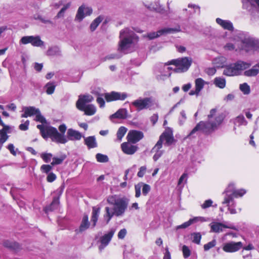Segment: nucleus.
Segmentation results:
<instances>
[{
  "instance_id": "19",
  "label": "nucleus",
  "mask_w": 259,
  "mask_h": 259,
  "mask_svg": "<svg viewBox=\"0 0 259 259\" xmlns=\"http://www.w3.org/2000/svg\"><path fill=\"white\" fill-rule=\"evenodd\" d=\"M80 103H78L77 107L76 108L84 112V114L89 116H91L95 114L96 112V108L93 104H87L85 105L81 106L79 105Z\"/></svg>"
},
{
  "instance_id": "30",
  "label": "nucleus",
  "mask_w": 259,
  "mask_h": 259,
  "mask_svg": "<svg viewBox=\"0 0 259 259\" xmlns=\"http://www.w3.org/2000/svg\"><path fill=\"white\" fill-rule=\"evenodd\" d=\"M259 73V63L254 65L251 69L246 70L244 74L246 76H255Z\"/></svg>"
},
{
  "instance_id": "49",
  "label": "nucleus",
  "mask_w": 259,
  "mask_h": 259,
  "mask_svg": "<svg viewBox=\"0 0 259 259\" xmlns=\"http://www.w3.org/2000/svg\"><path fill=\"white\" fill-rule=\"evenodd\" d=\"M182 251L184 258H187L190 256L191 254V250L187 246L185 245L183 246Z\"/></svg>"
},
{
  "instance_id": "25",
  "label": "nucleus",
  "mask_w": 259,
  "mask_h": 259,
  "mask_svg": "<svg viewBox=\"0 0 259 259\" xmlns=\"http://www.w3.org/2000/svg\"><path fill=\"white\" fill-rule=\"evenodd\" d=\"M213 64L215 67L218 68L225 67L227 64V59L223 56L217 57L213 60Z\"/></svg>"
},
{
  "instance_id": "9",
  "label": "nucleus",
  "mask_w": 259,
  "mask_h": 259,
  "mask_svg": "<svg viewBox=\"0 0 259 259\" xmlns=\"http://www.w3.org/2000/svg\"><path fill=\"white\" fill-rule=\"evenodd\" d=\"M251 66V64L241 61L226 66L224 70L223 74L228 76H237L240 74L242 70Z\"/></svg>"
},
{
  "instance_id": "46",
  "label": "nucleus",
  "mask_w": 259,
  "mask_h": 259,
  "mask_svg": "<svg viewBox=\"0 0 259 259\" xmlns=\"http://www.w3.org/2000/svg\"><path fill=\"white\" fill-rule=\"evenodd\" d=\"M216 244H217L216 240L215 239H213L212 241L204 244V246H203L204 251L209 250L210 249L214 247L215 246Z\"/></svg>"
},
{
  "instance_id": "44",
  "label": "nucleus",
  "mask_w": 259,
  "mask_h": 259,
  "mask_svg": "<svg viewBox=\"0 0 259 259\" xmlns=\"http://www.w3.org/2000/svg\"><path fill=\"white\" fill-rule=\"evenodd\" d=\"M65 158V155H62L60 157H54L53 158V161L51 163V165H55L60 164L63 162Z\"/></svg>"
},
{
  "instance_id": "50",
  "label": "nucleus",
  "mask_w": 259,
  "mask_h": 259,
  "mask_svg": "<svg viewBox=\"0 0 259 259\" xmlns=\"http://www.w3.org/2000/svg\"><path fill=\"white\" fill-rule=\"evenodd\" d=\"M70 4L68 3L61 9V10L59 12L57 15L56 16V17L59 18L60 17H62L64 16V13H65V11L70 7Z\"/></svg>"
},
{
  "instance_id": "55",
  "label": "nucleus",
  "mask_w": 259,
  "mask_h": 259,
  "mask_svg": "<svg viewBox=\"0 0 259 259\" xmlns=\"http://www.w3.org/2000/svg\"><path fill=\"white\" fill-rule=\"evenodd\" d=\"M193 223L192 222V221L191 219H190L187 222H186L185 223H184L183 224H182V225H179V226H178L177 227H176V229L178 230V229H185L187 227H188L189 226H190L191 225H192Z\"/></svg>"
},
{
  "instance_id": "13",
  "label": "nucleus",
  "mask_w": 259,
  "mask_h": 259,
  "mask_svg": "<svg viewBox=\"0 0 259 259\" xmlns=\"http://www.w3.org/2000/svg\"><path fill=\"white\" fill-rule=\"evenodd\" d=\"M127 97V95L125 93L116 92L114 91L104 94V98L107 102H112L116 100L123 101L125 100Z\"/></svg>"
},
{
  "instance_id": "53",
  "label": "nucleus",
  "mask_w": 259,
  "mask_h": 259,
  "mask_svg": "<svg viewBox=\"0 0 259 259\" xmlns=\"http://www.w3.org/2000/svg\"><path fill=\"white\" fill-rule=\"evenodd\" d=\"M181 117L179 118V122L180 125H183L185 122L187 117L185 111L182 110L180 112Z\"/></svg>"
},
{
  "instance_id": "7",
  "label": "nucleus",
  "mask_w": 259,
  "mask_h": 259,
  "mask_svg": "<svg viewBox=\"0 0 259 259\" xmlns=\"http://www.w3.org/2000/svg\"><path fill=\"white\" fill-rule=\"evenodd\" d=\"M240 39V40L238 41L237 45H234L232 43H228L225 46V49L229 51L238 49L245 50L246 52L256 49L257 41L253 38L249 36H243L241 35Z\"/></svg>"
},
{
  "instance_id": "6",
  "label": "nucleus",
  "mask_w": 259,
  "mask_h": 259,
  "mask_svg": "<svg viewBox=\"0 0 259 259\" xmlns=\"http://www.w3.org/2000/svg\"><path fill=\"white\" fill-rule=\"evenodd\" d=\"M174 141L172 133L171 131L166 130L160 136L159 140L152 150L153 152H155L153 157V160L155 161H156L163 153V151L160 150L162 147L163 142H165V145L169 146L172 144Z\"/></svg>"
},
{
  "instance_id": "43",
  "label": "nucleus",
  "mask_w": 259,
  "mask_h": 259,
  "mask_svg": "<svg viewBox=\"0 0 259 259\" xmlns=\"http://www.w3.org/2000/svg\"><path fill=\"white\" fill-rule=\"evenodd\" d=\"M4 245L6 247L13 249H16L19 248L18 243L15 242H11L8 240L5 241L4 242Z\"/></svg>"
},
{
  "instance_id": "29",
  "label": "nucleus",
  "mask_w": 259,
  "mask_h": 259,
  "mask_svg": "<svg viewBox=\"0 0 259 259\" xmlns=\"http://www.w3.org/2000/svg\"><path fill=\"white\" fill-rule=\"evenodd\" d=\"M217 23L221 25L223 28L228 30H232L233 26L232 23L228 20H224L220 18L216 19Z\"/></svg>"
},
{
  "instance_id": "58",
  "label": "nucleus",
  "mask_w": 259,
  "mask_h": 259,
  "mask_svg": "<svg viewBox=\"0 0 259 259\" xmlns=\"http://www.w3.org/2000/svg\"><path fill=\"white\" fill-rule=\"evenodd\" d=\"M212 203H213V201L211 199L206 200L201 205V207L203 209H206V208L211 206L212 205Z\"/></svg>"
},
{
  "instance_id": "47",
  "label": "nucleus",
  "mask_w": 259,
  "mask_h": 259,
  "mask_svg": "<svg viewBox=\"0 0 259 259\" xmlns=\"http://www.w3.org/2000/svg\"><path fill=\"white\" fill-rule=\"evenodd\" d=\"M32 38V35L23 36L21 38L20 43L23 45H26L29 43L31 44Z\"/></svg>"
},
{
  "instance_id": "26",
  "label": "nucleus",
  "mask_w": 259,
  "mask_h": 259,
  "mask_svg": "<svg viewBox=\"0 0 259 259\" xmlns=\"http://www.w3.org/2000/svg\"><path fill=\"white\" fill-rule=\"evenodd\" d=\"M93 100V97L90 95L79 96L78 100L76 103V106L77 107L78 103H80L81 106L87 105L88 103L91 102Z\"/></svg>"
},
{
  "instance_id": "16",
  "label": "nucleus",
  "mask_w": 259,
  "mask_h": 259,
  "mask_svg": "<svg viewBox=\"0 0 259 259\" xmlns=\"http://www.w3.org/2000/svg\"><path fill=\"white\" fill-rule=\"evenodd\" d=\"M135 197L138 198L141 196V189L142 190V194L144 196H146L151 190L150 186L144 184L142 182L139 183L135 186Z\"/></svg>"
},
{
  "instance_id": "51",
  "label": "nucleus",
  "mask_w": 259,
  "mask_h": 259,
  "mask_svg": "<svg viewBox=\"0 0 259 259\" xmlns=\"http://www.w3.org/2000/svg\"><path fill=\"white\" fill-rule=\"evenodd\" d=\"M35 120L36 121H38L41 122V123H44L46 122V119L45 117L41 115L40 114V111L38 113H36L35 114Z\"/></svg>"
},
{
  "instance_id": "56",
  "label": "nucleus",
  "mask_w": 259,
  "mask_h": 259,
  "mask_svg": "<svg viewBox=\"0 0 259 259\" xmlns=\"http://www.w3.org/2000/svg\"><path fill=\"white\" fill-rule=\"evenodd\" d=\"M56 175L53 172H50L48 174L47 180L48 182L52 183L56 179Z\"/></svg>"
},
{
  "instance_id": "31",
  "label": "nucleus",
  "mask_w": 259,
  "mask_h": 259,
  "mask_svg": "<svg viewBox=\"0 0 259 259\" xmlns=\"http://www.w3.org/2000/svg\"><path fill=\"white\" fill-rule=\"evenodd\" d=\"M46 55L48 56H60L61 55V52L59 48L54 46L49 48Z\"/></svg>"
},
{
  "instance_id": "64",
  "label": "nucleus",
  "mask_w": 259,
  "mask_h": 259,
  "mask_svg": "<svg viewBox=\"0 0 259 259\" xmlns=\"http://www.w3.org/2000/svg\"><path fill=\"white\" fill-rule=\"evenodd\" d=\"M97 102L99 105L100 107L103 108L105 106V101L103 97L99 96L97 99Z\"/></svg>"
},
{
  "instance_id": "38",
  "label": "nucleus",
  "mask_w": 259,
  "mask_h": 259,
  "mask_svg": "<svg viewBox=\"0 0 259 259\" xmlns=\"http://www.w3.org/2000/svg\"><path fill=\"white\" fill-rule=\"evenodd\" d=\"M66 129H67V127L65 125V124H61L59 126V130L60 132V133H59L60 135H61V136H62L64 137V139L65 142H55L56 143H58V144H65L67 142V141H68L67 139L66 138L65 136L64 135V134L66 131Z\"/></svg>"
},
{
  "instance_id": "61",
  "label": "nucleus",
  "mask_w": 259,
  "mask_h": 259,
  "mask_svg": "<svg viewBox=\"0 0 259 259\" xmlns=\"http://www.w3.org/2000/svg\"><path fill=\"white\" fill-rule=\"evenodd\" d=\"M127 233L126 230L125 229H122L119 231L118 233V238L120 239H123Z\"/></svg>"
},
{
  "instance_id": "32",
  "label": "nucleus",
  "mask_w": 259,
  "mask_h": 259,
  "mask_svg": "<svg viewBox=\"0 0 259 259\" xmlns=\"http://www.w3.org/2000/svg\"><path fill=\"white\" fill-rule=\"evenodd\" d=\"M90 223L88 215H84L79 227V232H83L89 228Z\"/></svg>"
},
{
  "instance_id": "27",
  "label": "nucleus",
  "mask_w": 259,
  "mask_h": 259,
  "mask_svg": "<svg viewBox=\"0 0 259 259\" xmlns=\"http://www.w3.org/2000/svg\"><path fill=\"white\" fill-rule=\"evenodd\" d=\"M100 207L94 206L92 209L91 222L93 223V227H94L96 225L98 218L100 213Z\"/></svg>"
},
{
  "instance_id": "14",
  "label": "nucleus",
  "mask_w": 259,
  "mask_h": 259,
  "mask_svg": "<svg viewBox=\"0 0 259 259\" xmlns=\"http://www.w3.org/2000/svg\"><path fill=\"white\" fill-rule=\"evenodd\" d=\"M93 10L91 8L81 5L77 10L75 20L81 22L86 16H90Z\"/></svg>"
},
{
  "instance_id": "59",
  "label": "nucleus",
  "mask_w": 259,
  "mask_h": 259,
  "mask_svg": "<svg viewBox=\"0 0 259 259\" xmlns=\"http://www.w3.org/2000/svg\"><path fill=\"white\" fill-rule=\"evenodd\" d=\"M29 125V121L26 120L24 123H21V124H20L19 127L20 130L25 131L28 129Z\"/></svg>"
},
{
  "instance_id": "28",
  "label": "nucleus",
  "mask_w": 259,
  "mask_h": 259,
  "mask_svg": "<svg viewBox=\"0 0 259 259\" xmlns=\"http://www.w3.org/2000/svg\"><path fill=\"white\" fill-rule=\"evenodd\" d=\"M59 204V197H55L54 198L51 204L46 207L44 209L46 213H48L49 211H53L57 209Z\"/></svg>"
},
{
  "instance_id": "37",
  "label": "nucleus",
  "mask_w": 259,
  "mask_h": 259,
  "mask_svg": "<svg viewBox=\"0 0 259 259\" xmlns=\"http://www.w3.org/2000/svg\"><path fill=\"white\" fill-rule=\"evenodd\" d=\"M127 129L124 126L120 127L117 132V139L116 141L118 142H120L122 139V138L125 135L126 133Z\"/></svg>"
},
{
  "instance_id": "18",
  "label": "nucleus",
  "mask_w": 259,
  "mask_h": 259,
  "mask_svg": "<svg viewBox=\"0 0 259 259\" xmlns=\"http://www.w3.org/2000/svg\"><path fill=\"white\" fill-rule=\"evenodd\" d=\"M115 232L114 229H111L108 233L105 234L100 238L101 245L99 246V249H103L110 242Z\"/></svg>"
},
{
  "instance_id": "21",
  "label": "nucleus",
  "mask_w": 259,
  "mask_h": 259,
  "mask_svg": "<svg viewBox=\"0 0 259 259\" xmlns=\"http://www.w3.org/2000/svg\"><path fill=\"white\" fill-rule=\"evenodd\" d=\"M121 148L124 153L128 155L134 154L138 149L137 146L131 145L126 142L122 143L121 145Z\"/></svg>"
},
{
  "instance_id": "5",
  "label": "nucleus",
  "mask_w": 259,
  "mask_h": 259,
  "mask_svg": "<svg viewBox=\"0 0 259 259\" xmlns=\"http://www.w3.org/2000/svg\"><path fill=\"white\" fill-rule=\"evenodd\" d=\"M119 37L118 51L124 54L130 53L133 43L137 40L134 32L128 28H125L120 31Z\"/></svg>"
},
{
  "instance_id": "17",
  "label": "nucleus",
  "mask_w": 259,
  "mask_h": 259,
  "mask_svg": "<svg viewBox=\"0 0 259 259\" xmlns=\"http://www.w3.org/2000/svg\"><path fill=\"white\" fill-rule=\"evenodd\" d=\"M180 28H165L162 29H160L157 32H153L149 33L148 34V37L150 39H152L155 38H157L164 34L172 33L174 32H178L180 31Z\"/></svg>"
},
{
  "instance_id": "10",
  "label": "nucleus",
  "mask_w": 259,
  "mask_h": 259,
  "mask_svg": "<svg viewBox=\"0 0 259 259\" xmlns=\"http://www.w3.org/2000/svg\"><path fill=\"white\" fill-rule=\"evenodd\" d=\"M152 103V100L150 98H139L134 101L132 104L136 108L137 111H141L145 109L148 108Z\"/></svg>"
},
{
  "instance_id": "1",
  "label": "nucleus",
  "mask_w": 259,
  "mask_h": 259,
  "mask_svg": "<svg viewBox=\"0 0 259 259\" xmlns=\"http://www.w3.org/2000/svg\"><path fill=\"white\" fill-rule=\"evenodd\" d=\"M108 203L114 205L113 211L109 207L105 208L104 219L107 224L114 215L122 216L125 212L129 203V199L125 197H119L115 195L109 196L107 199Z\"/></svg>"
},
{
  "instance_id": "39",
  "label": "nucleus",
  "mask_w": 259,
  "mask_h": 259,
  "mask_svg": "<svg viewBox=\"0 0 259 259\" xmlns=\"http://www.w3.org/2000/svg\"><path fill=\"white\" fill-rule=\"evenodd\" d=\"M103 20V17L101 16H99L97 18H96L91 23L90 25V29L92 31H94L98 26L99 25V24L102 22Z\"/></svg>"
},
{
  "instance_id": "33",
  "label": "nucleus",
  "mask_w": 259,
  "mask_h": 259,
  "mask_svg": "<svg viewBox=\"0 0 259 259\" xmlns=\"http://www.w3.org/2000/svg\"><path fill=\"white\" fill-rule=\"evenodd\" d=\"M234 123L236 126L246 125L247 124V121L243 115H239L234 119Z\"/></svg>"
},
{
  "instance_id": "15",
  "label": "nucleus",
  "mask_w": 259,
  "mask_h": 259,
  "mask_svg": "<svg viewBox=\"0 0 259 259\" xmlns=\"http://www.w3.org/2000/svg\"><path fill=\"white\" fill-rule=\"evenodd\" d=\"M144 137L142 132L137 130H131L127 134L126 138L128 142L135 144Z\"/></svg>"
},
{
  "instance_id": "20",
  "label": "nucleus",
  "mask_w": 259,
  "mask_h": 259,
  "mask_svg": "<svg viewBox=\"0 0 259 259\" xmlns=\"http://www.w3.org/2000/svg\"><path fill=\"white\" fill-rule=\"evenodd\" d=\"M82 134L78 131L72 128H69L67 132V140L78 141L82 137Z\"/></svg>"
},
{
  "instance_id": "35",
  "label": "nucleus",
  "mask_w": 259,
  "mask_h": 259,
  "mask_svg": "<svg viewBox=\"0 0 259 259\" xmlns=\"http://www.w3.org/2000/svg\"><path fill=\"white\" fill-rule=\"evenodd\" d=\"M31 45L34 47H44L45 42L41 40L39 36H33Z\"/></svg>"
},
{
  "instance_id": "4",
  "label": "nucleus",
  "mask_w": 259,
  "mask_h": 259,
  "mask_svg": "<svg viewBox=\"0 0 259 259\" xmlns=\"http://www.w3.org/2000/svg\"><path fill=\"white\" fill-rule=\"evenodd\" d=\"M246 193V191L245 189H236L235 184L231 183L224 192L225 196L222 204L226 205L231 214H235L237 211L235 209V202L234 199L241 197Z\"/></svg>"
},
{
  "instance_id": "42",
  "label": "nucleus",
  "mask_w": 259,
  "mask_h": 259,
  "mask_svg": "<svg viewBox=\"0 0 259 259\" xmlns=\"http://www.w3.org/2000/svg\"><path fill=\"white\" fill-rule=\"evenodd\" d=\"M96 158L99 162H107L109 160V158L106 155L102 154L101 153H97L96 155Z\"/></svg>"
},
{
  "instance_id": "41",
  "label": "nucleus",
  "mask_w": 259,
  "mask_h": 259,
  "mask_svg": "<svg viewBox=\"0 0 259 259\" xmlns=\"http://www.w3.org/2000/svg\"><path fill=\"white\" fill-rule=\"evenodd\" d=\"M240 90L244 95H248L250 92V88L246 82L240 84Z\"/></svg>"
},
{
  "instance_id": "24",
  "label": "nucleus",
  "mask_w": 259,
  "mask_h": 259,
  "mask_svg": "<svg viewBox=\"0 0 259 259\" xmlns=\"http://www.w3.org/2000/svg\"><path fill=\"white\" fill-rule=\"evenodd\" d=\"M84 138V143L88 149L95 148L98 147V143L95 136H89Z\"/></svg>"
},
{
  "instance_id": "36",
  "label": "nucleus",
  "mask_w": 259,
  "mask_h": 259,
  "mask_svg": "<svg viewBox=\"0 0 259 259\" xmlns=\"http://www.w3.org/2000/svg\"><path fill=\"white\" fill-rule=\"evenodd\" d=\"M195 90H191L190 93V95H198L200 91L202 90L204 86V82H195Z\"/></svg>"
},
{
  "instance_id": "22",
  "label": "nucleus",
  "mask_w": 259,
  "mask_h": 259,
  "mask_svg": "<svg viewBox=\"0 0 259 259\" xmlns=\"http://www.w3.org/2000/svg\"><path fill=\"white\" fill-rule=\"evenodd\" d=\"M127 110L126 109L121 108L118 110L115 113L110 115V118L111 120L114 118L123 119L127 118Z\"/></svg>"
},
{
  "instance_id": "11",
  "label": "nucleus",
  "mask_w": 259,
  "mask_h": 259,
  "mask_svg": "<svg viewBox=\"0 0 259 259\" xmlns=\"http://www.w3.org/2000/svg\"><path fill=\"white\" fill-rule=\"evenodd\" d=\"M243 246L241 242L230 241L223 244L222 249L226 252H235L242 248Z\"/></svg>"
},
{
  "instance_id": "54",
  "label": "nucleus",
  "mask_w": 259,
  "mask_h": 259,
  "mask_svg": "<svg viewBox=\"0 0 259 259\" xmlns=\"http://www.w3.org/2000/svg\"><path fill=\"white\" fill-rule=\"evenodd\" d=\"M9 136L6 132L3 131H0V142L4 143L8 139Z\"/></svg>"
},
{
  "instance_id": "8",
  "label": "nucleus",
  "mask_w": 259,
  "mask_h": 259,
  "mask_svg": "<svg viewBox=\"0 0 259 259\" xmlns=\"http://www.w3.org/2000/svg\"><path fill=\"white\" fill-rule=\"evenodd\" d=\"M37 128L40 130L41 135L45 139L50 138L53 142H65L64 137L59 134L55 127L38 124Z\"/></svg>"
},
{
  "instance_id": "62",
  "label": "nucleus",
  "mask_w": 259,
  "mask_h": 259,
  "mask_svg": "<svg viewBox=\"0 0 259 259\" xmlns=\"http://www.w3.org/2000/svg\"><path fill=\"white\" fill-rule=\"evenodd\" d=\"M8 149L10 151V153L13 154V155L15 156L16 155V151L18 150L17 149H16V150H15V147L13 144H10L8 145L7 147Z\"/></svg>"
},
{
  "instance_id": "2",
  "label": "nucleus",
  "mask_w": 259,
  "mask_h": 259,
  "mask_svg": "<svg viewBox=\"0 0 259 259\" xmlns=\"http://www.w3.org/2000/svg\"><path fill=\"white\" fill-rule=\"evenodd\" d=\"M217 112V109H212L208 115V121H200L196 126L191 131L188 135V137H190L198 131H201L205 134L210 133L218 128V127L222 123L224 117L223 115H218L215 117V120L212 121L211 118L213 117Z\"/></svg>"
},
{
  "instance_id": "63",
  "label": "nucleus",
  "mask_w": 259,
  "mask_h": 259,
  "mask_svg": "<svg viewBox=\"0 0 259 259\" xmlns=\"http://www.w3.org/2000/svg\"><path fill=\"white\" fill-rule=\"evenodd\" d=\"M205 72L210 76L214 75L216 72V69L214 67H210L205 69Z\"/></svg>"
},
{
  "instance_id": "57",
  "label": "nucleus",
  "mask_w": 259,
  "mask_h": 259,
  "mask_svg": "<svg viewBox=\"0 0 259 259\" xmlns=\"http://www.w3.org/2000/svg\"><path fill=\"white\" fill-rule=\"evenodd\" d=\"M146 170L147 167L146 166H142L140 167V168H139V171L137 174V176L140 178H142L144 176L146 171Z\"/></svg>"
},
{
  "instance_id": "52",
  "label": "nucleus",
  "mask_w": 259,
  "mask_h": 259,
  "mask_svg": "<svg viewBox=\"0 0 259 259\" xmlns=\"http://www.w3.org/2000/svg\"><path fill=\"white\" fill-rule=\"evenodd\" d=\"M54 75L55 76L56 79H59L60 76L61 75V74L59 72L56 73L55 74L53 72H49L47 74L46 76V78L48 80L50 79Z\"/></svg>"
},
{
  "instance_id": "45",
  "label": "nucleus",
  "mask_w": 259,
  "mask_h": 259,
  "mask_svg": "<svg viewBox=\"0 0 259 259\" xmlns=\"http://www.w3.org/2000/svg\"><path fill=\"white\" fill-rule=\"evenodd\" d=\"M52 156V154L50 153H42L40 154L41 158L46 163L50 162Z\"/></svg>"
},
{
  "instance_id": "48",
  "label": "nucleus",
  "mask_w": 259,
  "mask_h": 259,
  "mask_svg": "<svg viewBox=\"0 0 259 259\" xmlns=\"http://www.w3.org/2000/svg\"><path fill=\"white\" fill-rule=\"evenodd\" d=\"M53 165L49 164H43L40 167V170L42 172L49 174L53 169Z\"/></svg>"
},
{
  "instance_id": "40",
  "label": "nucleus",
  "mask_w": 259,
  "mask_h": 259,
  "mask_svg": "<svg viewBox=\"0 0 259 259\" xmlns=\"http://www.w3.org/2000/svg\"><path fill=\"white\" fill-rule=\"evenodd\" d=\"M201 239V235L200 233H193L191 234V239L193 243L199 244Z\"/></svg>"
},
{
  "instance_id": "3",
  "label": "nucleus",
  "mask_w": 259,
  "mask_h": 259,
  "mask_svg": "<svg viewBox=\"0 0 259 259\" xmlns=\"http://www.w3.org/2000/svg\"><path fill=\"white\" fill-rule=\"evenodd\" d=\"M192 62V60L189 57H183L177 59H174L168 62L164 66V70L170 71L166 74L161 75V79H167L172 74L176 73H183L187 71L190 68Z\"/></svg>"
},
{
  "instance_id": "23",
  "label": "nucleus",
  "mask_w": 259,
  "mask_h": 259,
  "mask_svg": "<svg viewBox=\"0 0 259 259\" xmlns=\"http://www.w3.org/2000/svg\"><path fill=\"white\" fill-rule=\"evenodd\" d=\"M23 111L24 113L21 115V117L27 118L28 116L35 115L39 112V109L34 107L29 106L23 107Z\"/></svg>"
},
{
  "instance_id": "60",
  "label": "nucleus",
  "mask_w": 259,
  "mask_h": 259,
  "mask_svg": "<svg viewBox=\"0 0 259 259\" xmlns=\"http://www.w3.org/2000/svg\"><path fill=\"white\" fill-rule=\"evenodd\" d=\"M192 223H195L198 222H206L207 221V219L202 217H194L193 219H191Z\"/></svg>"
},
{
  "instance_id": "34",
  "label": "nucleus",
  "mask_w": 259,
  "mask_h": 259,
  "mask_svg": "<svg viewBox=\"0 0 259 259\" xmlns=\"http://www.w3.org/2000/svg\"><path fill=\"white\" fill-rule=\"evenodd\" d=\"M55 82H48L44 87L46 92L48 95L52 94L55 90L56 84Z\"/></svg>"
},
{
  "instance_id": "12",
  "label": "nucleus",
  "mask_w": 259,
  "mask_h": 259,
  "mask_svg": "<svg viewBox=\"0 0 259 259\" xmlns=\"http://www.w3.org/2000/svg\"><path fill=\"white\" fill-rule=\"evenodd\" d=\"M210 232L219 233L223 231L224 228H229L235 230V227L231 224H223L222 223L212 222L210 224Z\"/></svg>"
}]
</instances>
